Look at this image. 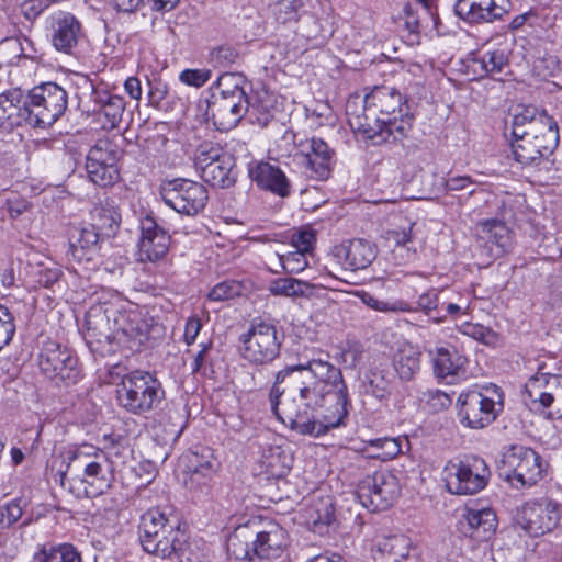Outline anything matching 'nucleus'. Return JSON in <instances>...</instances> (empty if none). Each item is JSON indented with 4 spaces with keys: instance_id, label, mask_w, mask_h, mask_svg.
I'll return each instance as SVG.
<instances>
[{
    "instance_id": "obj_18",
    "label": "nucleus",
    "mask_w": 562,
    "mask_h": 562,
    "mask_svg": "<svg viewBox=\"0 0 562 562\" xmlns=\"http://www.w3.org/2000/svg\"><path fill=\"white\" fill-rule=\"evenodd\" d=\"M297 155L306 177L317 181L327 180L335 164V151L321 138L312 137L300 140Z\"/></svg>"
},
{
    "instance_id": "obj_62",
    "label": "nucleus",
    "mask_w": 562,
    "mask_h": 562,
    "mask_svg": "<svg viewBox=\"0 0 562 562\" xmlns=\"http://www.w3.org/2000/svg\"><path fill=\"white\" fill-rule=\"evenodd\" d=\"M43 10L44 8L38 0H25L21 4V12L29 21H34Z\"/></svg>"
},
{
    "instance_id": "obj_39",
    "label": "nucleus",
    "mask_w": 562,
    "mask_h": 562,
    "mask_svg": "<svg viewBox=\"0 0 562 562\" xmlns=\"http://www.w3.org/2000/svg\"><path fill=\"white\" fill-rule=\"evenodd\" d=\"M268 291L274 296L307 297L313 294L314 285L294 278H279L270 282Z\"/></svg>"
},
{
    "instance_id": "obj_10",
    "label": "nucleus",
    "mask_w": 562,
    "mask_h": 562,
    "mask_svg": "<svg viewBox=\"0 0 562 562\" xmlns=\"http://www.w3.org/2000/svg\"><path fill=\"white\" fill-rule=\"evenodd\" d=\"M285 547L286 533L279 526H271L267 530L257 532L250 544L243 546L237 535L228 541V549L234 557L247 562H277Z\"/></svg>"
},
{
    "instance_id": "obj_41",
    "label": "nucleus",
    "mask_w": 562,
    "mask_h": 562,
    "mask_svg": "<svg viewBox=\"0 0 562 562\" xmlns=\"http://www.w3.org/2000/svg\"><path fill=\"white\" fill-rule=\"evenodd\" d=\"M21 94L7 92L0 94V125L8 122L10 125L20 124V119L25 121L23 105L20 106Z\"/></svg>"
},
{
    "instance_id": "obj_59",
    "label": "nucleus",
    "mask_w": 562,
    "mask_h": 562,
    "mask_svg": "<svg viewBox=\"0 0 562 562\" xmlns=\"http://www.w3.org/2000/svg\"><path fill=\"white\" fill-rule=\"evenodd\" d=\"M404 26L411 34H417L420 31V21L415 14L411 3L403 7Z\"/></svg>"
},
{
    "instance_id": "obj_29",
    "label": "nucleus",
    "mask_w": 562,
    "mask_h": 562,
    "mask_svg": "<svg viewBox=\"0 0 562 562\" xmlns=\"http://www.w3.org/2000/svg\"><path fill=\"white\" fill-rule=\"evenodd\" d=\"M104 236L97 231L95 226H85L72 232L69 238L68 255L78 262L90 261L99 250V244Z\"/></svg>"
},
{
    "instance_id": "obj_31",
    "label": "nucleus",
    "mask_w": 562,
    "mask_h": 562,
    "mask_svg": "<svg viewBox=\"0 0 562 562\" xmlns=\"http://www.w3.org/2000/svg\"><path fill=\"white\" fill-rule=\"evenodd\" d=\"M251 179L266 190L279 196L290 194V183L284 172L269 162H259L249 171Z\"/></svg>"
},
{
    "instance_id": "obj_51",
    "label": "nucleus",
    "mask_w": 562,
    "mask_h": 562,
    "mask_svg": "<svg viewBox=\"0 0 562 562\" xmlns=\"http://www.w3.org/2000/svg\"><path fill=\"white\" fill-rule=\"evenodd\" d=\"M369 446L380 450L379 452L372 454L374 458H379L381 460H390L396 457L401 452V442L396 438H378L369 441Z\"/></svg>"
},
{
    "instance_id": "obj_46",
    "label": "nucleus",
    "mask_w": 562,
    "mask_h": 562,
    "mask_svg": "<svg viewBox=\"0 0 562 562\" xmlns=\"http://www.w3.org/2000/svg\"><path fill=\"white\" fill-rule=\"evenodd\" d=\"M35 562H81V558L71 544H61L50 550L42 551Z\"/></svg>"
},
{
    "instance_id": "obj_37",
    "label": "nucleus",
    "mask_w": 562,
    "mask_h": 562,
    "mask_svg": "<svg viewBox=\"0 0 562 562\" xmlns=\"http://www.w3.org/2000/svg\"><path fill=\"white\" fill-rule=\"evenodd\" d=\"M232 168V156H223L222 159L200 170V173L201 178L212 187L228 188L235 182Z\"/></svg>"
},
{
    "instance_id": "obj_42",
    "label": "nucleus",
    "mask_w": 562,
    "mask_h": 562,
    "mask_svg": "<svg viewBox=\"0 0 562 562\" xmlns=\"http://www.w3.org/2000/svg\"><path fill=\"white\" fill-rule=\"evenodd\" d=\"M479 226L483 238L496 245L502 250L508 247L509 231L504 222L495 218L481 221Z\"/></svg>"
},
{
    "instance_id": "obj_9",
    "label": "nucleus",
    "mask_w": 562,
    "mask_h": 562,
    "mask_svg": "<svg viewBox=\"0 0 562 562\" xmlns=\"http://www.w3.org/2000/svg\"><path fill=\"white\" fill-rule=\"evenodd\" d=\"M443 474L449 493L473 495L486 486L491 471L482 458L470 456L459 462H449Z\"/></svg>"
},
{
    "instance_id": "obj_44",
    "label": "nucleus",
    "mask_w": 562,
    "mask_h": 562,
    "mask_svg": "<svg viewBox=\"0 0 562 562\" xmlns=\"http://www.w3.org/2000/svg\"><path fill=\"white\" fill-rule=\"evenodd\" d=\"M263 464L270 476L280 479L286 475L291 469L290 459L279 448H272L265 456Z\"/></svg>"
},
{
    "instance_id": "obj_5",
    "label": "nucleus",
    "mask_w": 562,
    "mask_h": 562,
    "mask_svg": "<svg viewBox=\"0 0 562 562\" xmlns=\"http://www.w3.org/2000/svg\"><path fill=\"white\" fill-rule=\"evenodd\" d=\"M165 392L149 372L135 370L122 376L116 389L119 405L135 415L146 414L158 406Z\"/></svg>"
},
{
    "instance_id": "obj_45",
    "label": "nucleus",
    "mask_w": 562,
    "mask_h": 562,
    "mask_svg": "<svg viewBox=\"0 0 562 562\" xmlns=\"http://www.w3.org/2000/svg\"><path fill=\"white\" fill-rule=\"evenodd\" d=\"M302 5L301 0H277L271 5V12L277 22L286 24L297 21Z\"/></svg>"
},
{
    "instance_id": "obj_58",
    "label": "nucleus",
    "mask_w": 562,
    "mask_h": 562,
    "mask_svg": "<svg viewBox=\"0 0 562 562\" xmlns=\"http://www.w3.org/2000/svg\"><path fill=\"white\" fill-rule=\"evenodd\" d=\"M475 184L470 176H450L445 180L446 192L463 191Z\"/></svg>"
},
{
    "instance_id": "obj_13",
    "label": "nucleus",
    "mask_w": 562,
    "mask_h": 562,
    "mask_svg": "<svg viewBox=\"0 0 562 562\" xmlns=\"http://www.w3.org/2000/svg\"><path fill=\"white\" fill-rule=\"evenodd\" d=\"M38 367L48 379L66 386L76 384L80 378L78 360L66 347L48 340L38 355Z\"/></svg>"
},
{
    "instance_id": "obj_52",
    "label": "nucleus",
    "mask_w": 562,
    "mask_h": 562,
    "mask_svg": "<svg viewBox=\"0 0 562 562\" xmlns=\"http://www.w3.org/2000/svg\"><path fill=\"white\" fill-rule=\"evenodd\" d=\"M280 261L286 273H300L308 266L307 254L296 249L281 255Z\"/></svg>"
},
{
    "instance_id": "obj_3",
    "label": "nucleus",
    "mask_w": 562,
    "mask_h": 562,
    "mask_svg": "<svg viewBox=\"0 0 562 562\" xmlns=\"http://www.w3.org/2000/svg\"><path fill=\"white\" fill-rule=\"evenodd\" d=\"M87 324L131 351H138L149 338V325L137 308L121 311L112 304L98 303L89 308Z\"/></svg>"
},
{
    "instance_id": "obj_26",
    "label": "nucleus",
    "mask_w": 562,
    "mask_h": 562,
    "mask_svg": "<svg viewBox=\"0 0 562 562\" xmlns=\"http://www.w3.org/2000/svg\"><path fill=\"white\" fill-rule=\"evenodd\" d=\"M303 516L306 527L319 536L330 533L338 526L334 501L330 496L314 501L304 509Z\"/></svg>"
},
{
    "instance_id": "obj_63",
    "label": "nucleus",
    "mask_w": 562,
    "mask_h": 562,
    "mask_svg": "<svg viewBox=\"0 0 562 562\" xmlns=\"http://www.w3.org/2000/svg\"><path fill=\"white\" fill-rule=\"evenodd\" d=\"M201 327H202V324H201L200 318H198V317H190L187 321L183 336H184V341L188 345H192L195 341V339L201 330Z\"/></svg>"
},
{
    "instance_id": "obj_33",
    "label": "nucleus",
    "mask_w": 562,
    "mask_h": 562,
    "mask_svg": "<svg viewBox=\"0 0 562 562\" xmlns=\"http://www.w3.org/2000/svg\"><path fill=\"white\" fill-rule=\"evenodd\" d=\"M105 451L92 446L81 445L71 448L65 453L66 470L60 472L61 481L68 472H74L77 476L98 461H103Z\"/></svg>"
},
{
    "instance_id": "obj_20",
    "label": "nucleus",
    "mask_w": 562,
    "mask_h": 562,
    "mask_svg": "<svg viewBox=\"0 0 562 562\" xmlns=\"http://www.w3.org/2000/svg\"><path fill=\"white\" fill-rule=\"evenodd\" d=\"M48 25L53 47L59 53L74 55L82 35L79 20L70 12L57 11L49 15Z\"/></svg>"
},
{
    "instance_id": "obj_6",
    "label": "nucleus",
    "mask_w": 562,
    "mask_h": 562,
    "mask_svg": "<svg viewBox=\"0 0 562 562\" xmlns=\"http://www.w3.org/2000/svg\"><path fill=\"white\" fill-rule=\"evenodd\" d=\"M458 416L460 423L470 429H483L491 425L504 408V394L497 385L481 390H469L459 395Z\"/></svg>"
},
{
    "instance_id": "obj_47",
    "label": "nucleus",
    "mask_w": 562,
    "mask_h": 562,
    "mask_svg": "<svg viewBox=\"0 0 562 562\" xmlns=\"http://www.w3.org/2000/svg\"><path fill=\"white\" fill-rule=\"evenodd\" d=\"M26 503L22 498H14L0 505V528L13 526L23 515Z\"/></svg>"
},
{
    "instance_id": "obj_54",
    "label": "nucleus",
    "mask_w": 562,
    "mask_h": 562,
    "mask_svg": "<svg viewBox=\"0 0 562 562\" xmlns=\"http://www.w3.org/2000/svg\"><path fill=\"white\" fill-rule=\"evenodd\" d=\"M439 292L435 289L422 294L418 297L417 305L418 308L422 310L425 314L432 316L435 312L436 315L440 314L442 307H440V301L438 296Z\"/></svg>"
},
{
    "instance_id": "obj_30",
    "label": "nucleus",
    "mask_w": 562,
    "mask_h": 562,
    "mask_svg": "<svg viewBox=\"0 0 562 562\" xmlns=\"http://www.w3.org/2000/svg\"><path fill=\"white\" fill-rule=\"evenodd\" d=\"M115 450L113 454L119 456V448L112 447ZM112 456V452H110ZM81 483L86 484V493L94 495L103 494L110 488L113 481L112 468L109 462V453L104 456L103 461H98L90 465L87 471L78 475Z\"/></svg>"
},
{
    "instance_id": "obj_11",
    "label": "nucleus",
    "mask_w": 562,
    "mask_h": 562,
    "mask_svg": "<svg viewBox=\"0 0 562 562\" xmlns=\"http://www.w3.org/2000/svg\"><path fill=\"white\" fill-rule=\"evenodd\" d=\"M502 471L516 488L532 486L542 477L539 454L531 448L512 445L502 454Z\"/></svg>"
},
{
    "instance_id": "obj_34",
    "label": "nucleus",
    "mask_w": 562,
    "mask_h": 562,
    "mask_svg": "<svg viewBox=\"0 0 562 562\" xmlns=\"http://www.w3.org/2000/svg\"><path fill=\"white\" fill-rule=\"evenodd\" d=\"M413 116L408 113V108L406 106L404 110V115L401 116L398 113H395L390 116L381 117L380 122L374 124L375 131L370 138L379 137L381 140H389V137L392 136L393 140H397L404 137L407 132L412 128Z\"/></svg>"
},
{
    "instance_id": "obj_21",
    "label": "nucleus",
    "mask_w": 562,
    "mask_h": 562,
    "mask_svg": "<svg viewBox=\"0 0 562 562\" xmlns=\"http://www.w3.org/2000/svg\"><path fill=\"white\" fill-rule=\"evenodd\" d=\"M170 246V235L157 224L154 217L140 220V238L137 257L140 262H158L162 260Z\"/></svg>"
},
{
    "instance_id": "obj_36",
    "label": "nucleus",
    "mask_w": 562,
    "mask_h": 562,
    "mask_svg": "<svg viewBox=\"0 0 562 562\" xmlns=\"http://www.w3.org/2000/svg\"><path fill=\"white\" fill-rule=\"evenodd\" d=\"M411 540L404 535L380 536L374 540V548L382 558L390 562H400L406 559L411 550Z\"/></svg>"
},
{
    "instance_id": "obj_16",
    "label": "nucleus",
    "mask_w": 562,
    "mask_h": 562,
    "mask_svg": "<svg viewBox=\"0 0 562 562\" xmlns=\"http://www.w3.org/2000/svg\"><path fill=\"white\" fill-rule=\"evenodd\" d=\"M162 201L176 212L193 216L201 212L209 200L206 188L189 179H173L160 188Z\"/></svg>"
},
{
    "instance_id": "obj_12",
    "label": "nucleus",
    "mask_w": 562,
    "mask_h": 562,
    "mask_svg": "<svg viewBox=\"0 0 562 562\" xmlns=\"http://www.w3.org/2000/svg\"><path fill=\"white\" fill-rule=\"evenodd\" d=\"M241 356L252 366H266L280 355L281 339L277 327L266 322H254L247 334L240 338Z\"/></svg>"
},
{
    "instance_id": "obj_4",
    "label": "nucleus",
    "mask_w": 562,
    "mask_h": 562,
    "mask_svg": "<svg viewBox=\"0 0 562 562\" xmlns=\"http://www.w3.org/2000/svg\"><path fill=\"white\" fill-rule=\"evenodd\" d=\"M241 81L240 77L227 72L211 87L206 114L220 131L235 127L247 113V94Z\"/></svg>"
},
{
    "instance_id": "obj_32",
    "label": "nucleus",
    "mask_w": 562,
    "mask_h": 562,
    "mask_svg": "<svg viewBox=\"0 0 562 562\" xmlns=\"http://www.w3.org/2000/svg\"><path fill=\"white\" fill-rule=\"evenodd\" d=\"M187 458L191 486H201L202 491L203 487L207 488L209 482L217 470V462L211 450L202 448L201 451H191Z\"/></svg>"
},
{
    "instance_id": "obj_57",
    "label": "nucleus",
    "mask_w": 562,
    "mask_h": 562,
    "mask_svg": "<svg viewBox=\"0 0 562 562\" xmlns=\"http://www.w3.org/2000/svg\"><path fill=\"white\" fill-rule=\"evenodd\" d=\"M415 223L406 220V223L400 228L389 229L386 238L393 240L397 246H404L412 240V229Z\"/></svg>"
},
{
    "instance_id": "obj_7",
    "label": "nucleus",
    "mask_w": 562,
    "mask_h": 562,
    "mask_svg": "<svg viewBox=\"0 0 562 562\" xmlns=\"http://www.w3.org/2000/svg\"><path fill=\"white\" fill-rule=\"evenodd\" d=\"M68 94L55 82H44L30 90L23 102L25 122L45 128L52 126L66 111Z\"/></svg>"
},
{
    "instance_id": "obj_55",
    "label": "nucleus",
    "mask_w": 562,
    "mask_h": 562,
    "mask_svg": "<svg viewBox=\"0 0 562 562\" xmlns=\"http://www.w3.org/2000/svg\"><path fill=\"white\" fill-rule=\"evenodd\" d=\"M316 241L315 232L311 228H303L293 234L292 246L300 251L310 254Z\"/></svg>"
},
{
    "instance_id": "obj_2",
    "label": "nucleus",
    "mask_w": 562,
    "mask_h": 562,
    "mask_svg": "<svg viewBox=\"0 0 562 562\" xmlns=\"http://www.w3.org/2000/svg\"><path fill=\"white\" fill-rule=\"evenodd\" d=\"M170 508L155 507L140 517L139 542L144 551L157 558L177 562H191L184 535L171 519Z\"/></svg>"
},
{
    "instance_id": "obj_48",
    "label": "nucleus",
    "mask_w": 562,
    "mask_h": 562,
    "mask_svg": "<svg viewBox=\"0 0 562 562\" xmlns=\"http://www.w3.org/2000/svg\"><path fill=\"white\" fill-rule=\"evenodd\" d=\"M223 156H229L217 145L212 143L201 144L195 151V166L199 170L210 166L217 160L222 159Z\"/></svg>"
},
{
    "instance_id": "obj_23",
    "label": "nucleus",
    "mask_w": 562,
    "mask_h": 562,
    "mask_svg": "<svg viewBox=\"0 0 562 562\" xmlns=\"http://www.w3.org/2000/svg\"><path fill=\"white\" fill-rule=\"evenodd\" d=\"M86 170L89 179L97 186L109 187L120 179L116 156L113 150L94 145L86 159Z\"/></svg>"
},
{
    "instance_id": "obj_40",
    "label": "nucleus",
    "mask_w": 562,
    "mask_h": 562,
    "mask_svg": "<svg viewBox=\"0 0 562 562\" xmlns=\"http://www.w3.org/2000/svg\"><path fill=\"white\" fill-rule=\"evenodd\" d=\"M93 221L90 225L104 237H110L120 225L121 214L113 202L105 201L94 209Z\"/></svg>"
},
{
    "instance_id": "obj_24",
    "label": "nucleus",
    "mask_w": 562,
    "mask_h": 562,
    "mask_svg": "<svg viewBox=\"0 0 562 562\" xmlns=\"http://www.w3.org/2000/svg\"><path fill=\"white\" fill-rule=\"evenodd\" d=\"M508 0H457V15L470 24L492 23L507 13Z\"/></svg>"
},
{
    "instance_id": "obj_25",
    "label": "nucleus",
    "mask_w": 562,
    "mask_h": 562,
    "mask_svg": "<svg viewBox=\"0 0 562 562\" xmlns=\"http://www.w3.org/2000/svg\"><path fill=\"white\" fill-rule=\"evenodd\" d=\"M427 353L437 379L452 384L458 378L465 375L468 359L454 347L439 346L427 349Z\"/></svg>"
},
{
    "instance_id": "obj_14",
    "label": "nucleus",
    "mask_w": 562,
    "mask_h": 562,
    "mask_svg": "<svg viewBox=\"0 0 562 562\" xmlns=\"http://www.w3.org/2000/svg\"><path fill=\"white\" fill-rule=\"evenodd\" d=\"M397 477L390 471H378L362 479L356 491L360 504L370 512L387 509L400 496Z\"/></svg>"
},
{
    "instance_id": "obj_38",
    "label": "nucleus",
    "mask_w": 562,
    "mask_h": 562,
    "mask_svg": "<svg viewBox=\"0 0 562 562\" xmlns=\"http://www.w3.org/2000/svg\"><path fill=\"white\" fill-rule=\"evenodd\" d=\"M95 102L101 105V114L105 117L103 127L113 130L119 126L125 110V101L120 95L108 92L97 93Z\"/></svg>"
},
{
    "instance_id": "obj_60",
    "label": "nucleus",
    "mask_w": 562,
    "mask_h": 562,
    "mask_svg": "<svg viewBox=\"0 0 562 562\" xmlns=\"http://www.w3.org/2000/svg\"><path fill=\"white\" fill-rule=\"evenodd\" d=\"M538 16L533 11H528L522 14H518L509 23V29L512 31H518L522 29L525 25L533 27L537 23Z\"/></svg>"
},
{
    "instance_id": "obj_28",
    "label": "nucleus",
    "mask_w": 562,
    "mask_h": 562,
    "mask_svg": "<svg viewBox=\"0 0 562 562\" xmlns=\"http://www.w3.org/2000/svg\"><path fill=\"white\" fill-rule=\"evenodd\" d=\"M550 130L559 128L557 122L544 111H538L533 105L518 104L514 108L512 120V137L541 131L539 126Z\"/></svg>"
},
{
    "instance_id": "obj_17",
    "label": "nucleus",
    "mask_w": 562,
    "mask_h": 562,
    "mask_svg": "<svg viewBox=\"0 0 562 562\" xmlns=\"http://www.w3.org/2000/svg\"><path fill=\"white\" fill-rule=\"evenodd\" d=\"M539 132L513 136L510 140L514 159L529 166L550 157L559 144V128L550 130L547 126H539Z\"/></svg>"
},
{
    "instance_id": "obj_56",
    "label": "nucleus",
    "mask_w": 562,
    "mask_h": 562,
    "mask_svg": "<svg viewBox=\"0 0 562 562\" xmlns=\"http://www.w3.org/2000/svg\"><path fill=\"white\" fill-rule=\"evenodd\" d=\"M210 78L211 70L209 69H184L179 75L181 82L195 88L202 87Z\"/></svg>"
},
{
    "instance_id": "obj_19",
    "label": "nucleus",
    "mask_w": 562,
    "mask_h": 562,
    "mask_svg": "<svg viewBox=\"0 0 562 562\" xmlns=\"http://www.w3.org/2000/svg\"><path fill=\"white\" fill-rule=\"evenodd\" d=\"M558 506L547 499L526 502L517 513L518 525L531 536L551 531L559 521Z\"/></svg>"
},
{
    "instance_id": "obj_27",
    "label": "nucleus",
    "mask_w": 562,
    "mask_h": 562,
    "mask_svg": "<svg viewBox=\"0 0 562 562\" xmlns=\"http://www.w3.org/2000/svg\"><path fill=\"white\" fill-rule=\"evenodd\" d=\"M247 117L254 125L266 127L273 120L277 95L265 85L257 86L250 98L247 97Z\"/></svg>"
},
{
    "instance_id": "obj_15",
    "label": "nucleus",
    "mask_w": 562,
    "mask_h": 562,
    "mask_svg": "<svg viewBox=\"0 0 562 562\" xmlns=\"http://www.w3.org/2000/svg\"><path fill=\"white\" fill-rule=\"evenodd\" d=\"M525 404L530 411L547 413L549 418L562 417V378L544 374L531 376L525 386Z\"/></svg>"
},
{
    "instance_id": "obj_49",
    "label": "nucleus",
    "mask_w": 562,
    "mask_h": 562,
    "mask_svg": "<svg viewBox=\"0 0 562 562\" xmlns=\"http://www.w3.org/2000/svg\"><path fill=\"white\" fill-rule=\"evenodd\" d=\"M243 292V285L235 280H226L217 283L209 292L207 297L214 302H222L239 296Z\"/></svg>"
},
{
    "instance_id": "obj_64",
    "label": "nucleus",
    "mask_w": 562,
    "mask_h": 562,
    "mask_svg": "<svg viewBox=\"0 0 562 562\" xmlns=\"http://www.w3.org/2000/svg\"><path fill=\"white\" fill-rule=\"evenodd\" d=\"M237 57V52L232 47L222 46L214 52V59L224 67L235 63Z\"/></svg>"
},
{
    "instance_id": "obj_22",
    "label": "nucleus",
    "mask_w": 562,
    "mask_h": 562,
    "mask_svg": "<svg viewBox=\"0 0 562 562\" xmlns=\"http://www.w3.org/2000/svg\"><path fill=\"white\" fill-rule=\"evenodd\" d=\"M329 257L345 270L357 271L368 268L376 257L375 247L368 240L353 239L335 245Z\"/></svg>"
},
{
    "instance_id": "obj_53",
    "label": "nucleus",
    "mask_w": 562,
    "mask_h": 562,
    "mask_svg": "<svg viewBox=\"0 0 562 562\" xmlns=\"http://www.w3.org/2000/svg\"><path fill=\"white\" fill-rule=\"evenodd\" d=\"M14 333L13 315L8 307L0 305V351L12 340Z\"/></svg>"
},
{
    "instance_id": "obj_43",
    "label": "nucleus",
    "mask_w": 562,
    "mask_h": 562,
    "mask_svg": "<svg viewBox=\"0 0 562 562\" xmlns=\"http://www.w3.org/2000/svg\"><path fill=\"white\" fill-rule=\"evenodd\" d=\"M507 57L502 49L488 50L480 57L472 60L474 71L481 70L482 74H498L507 66Z\"/></svg>"
},
{
    "instance_id": "obj_35",
    "label": "nucleus",
    "mask_w": 562,
    "mask_h": 562,
    "mask_svg": "<svg viewBox=\"0 0 562 562\" xmlns=\"http://www.w3.org/2000/svg\"><path fill=\"white\" fill-rule=\"evenodd\" d=\"M422 352L412 344H403L393 356V367L403 381H411L419 372Z\"/></svg>"
},
{
    "instance_id": "obj_61",
    "label": "nucleus",
    "mask_w": 562,
    "mask_h": 562,
    "mask_svg": "<svg viewBox=\"0 0 562 562\" xmlns=\"http://www.w3.org/2000/svg\"><path fill=\"white\" fill-rule=\"evenodd\" d=\"M360 297H361L362 302L368 307H370L372 310H375L379 312L395 311V307L393 305H391L390 303H387L385 301L379 300L378 297H375L374 295H372L368 292H362L360 294Z\"/></svg>"
},
{
    "instance_id": "obj_50",
    "label": "nucleus",
    "mask_w": 562,
    "mask_h": 562,
    "mask_svg": "<svg viewBox=\"0 0 562 562\" xmlns=\"http://www.w3.org/2000/svg\"><path fill=\"white\" fill-rule=\"evenodd\" d=\"M467 520L472 529H482L484 533L494 531L496 527V516L490 509L469 510Z\"/></svg>"
},
{
    "instance_id": "obj_1",
    "label": "nucleus",
    "mask_w": 562,
    "mask_h": 562,
    "mask_svg": "<svg viewBox=\"0 0 562 562\" xmlns=\"http://www.w3.org/2000/svg\"><path fill=\"white\" fill-rule=\"evenodd\" d=\"M269 397L279 419L302 435L315 437L342 425L350 406L341 370L322 359L278 371Z\"/></svg>"
},
{
    "instance_id": "obj_8",
    "label": "nucleus",
    "mask_w": 562,
    "mask_h": 562,
    "mask_svg": "<svg viewBox=\"0 0 562 562\" xmlns=\"http://www.w3.org/2000/svg\"><path fill=\"white\" fill-rule=\"evenodd\" d=\"M406 106L403 95L395 88L374 87L363 99L362 116L356 115L353 119H349V123L367 137H371L372 131H375L373 125L379 123L381 117L395 113L403 116Z\"/></svg>"
}]
</instances>
